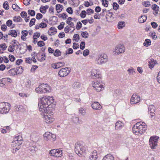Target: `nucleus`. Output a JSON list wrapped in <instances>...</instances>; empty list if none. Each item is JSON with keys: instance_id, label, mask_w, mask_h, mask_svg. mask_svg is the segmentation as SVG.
<instances>
[{"instance_id": "obj_38", "label": "nucleus", "mask_w": 160, "mask_h": 160, "mask_svg": "<svg viewBox=\"0 0 160 160\" xmlns=\"http://www.w3.org/2000/svg\"><path fill=\"white\" fill-rule=\"evenodd\" d=\"M80 84L79 82H74L72 85V87L74 88L80 87Z\"/></svg>"}, {"instance_id": "obj_43", "label": "nucleus", "mask_w": 160, "mask_h": 160, "mask_svg": "<svg viewBox=\"0 0 160 160\" xmlns=\"http://www.w3.org/2000/svg\"><path fill=\"white\" fill-rule=\"evenodd\" d=\"M142 4L145 7H148L151 5L150 2L148 1H144L142 2Z\"/></svg>"}, {"instance_id": "obj_46", "label": "nucleus", "mask_w": 160, "mask_h": 160, "mask_svg": "<svg viewBox=\"0 0 160 160\" xmlns=\"http://www.w3.org/2000/svg\"><path fill=\"white\" fill-rule=\"evenodd\" d=\"M28 14L31 16H34L35 15V12L33 10H29L28 11Z\"/></svg>"}, {"instance_id": "obj_48", "label": "nucleus", "mask_w": 160, "mask_h": 160, "mask_svg": "<svg viewBox=\"0 0 160 160\" xmlns=\"http://www.w3.org/2000/svg\"><path fill=\"white\" fill-rule=\"evenodd\" d=\"M12 8L15 11H18L20 9V8L16 4H13L12 5Z\"/></svg>"}, {"instance_id": "obj_31", "label": "nucleus", "mask_w": 160, "mask_h": 160, "mask_svg": "<svg viewBox=\"0 0 160 160\" xmlns=\"http://www.w3.org/2000/svg\"><path fill=\"white\" fill-rule=\"evenodd\" d=\"M8 73L10 75L12 76L18 75L17 72H16L15 70V68H13L9 70Z\"/></svg>"}, {"instance_id": "obj_10", "label": "nucleus", "mask_w": 160, "mask_h": 160, "mask_svg": "<svg viewBox=\"0 0 160 160\" xmlns=\"http://www.w3.org/2000/svg\"><path fill=\"white\" fill-rule=\"evenodd\" d=\"M116 55L123 53L125 52V49L123 45H119L116 46L113 50Z\"/></svg>"}, {"instance_id": "obj_26", "label": "nucleus", "mask_w": 160, "mask_h": 160, "mask_svg": "<svg viewBox=\"0 0 160 160\" xmlns=\"http://www.w3.org/2000/svg\"><path fill=\"white\" fill-rule=\"evenodd\" d=\"M122 123L120 121L117 122L115 125V129L116 130H118L121 129L122 128Z\"/></svg>"}, {"instance_id": "obj_3", "label": "nucleus", "mask_w": 160, "mask_h": 160, "mask_svg": "<svg viewBox=\"0 0 160 160\" xmlns=\"http://www.w3.org/2000/svg\"><path fill=\"white\" fill-rule=\"evenodd\" d=\"M39 102L40 104L50 108V105L53 102V98L52 97H43Z\"/></svg>"}, {"instance_id": "obj_2", "label": "nucleus", "mask_w": 160, "mask_h": 160, "mask_svg": "<svg viewBox=\"0 0 160 160\" xmlns=\"http://www.w3.org/2000/svg\"><path fill=\"white\" fill-rule=\"evenodd\" d=\"M74 150L78 156H81L85 151V149L83 146L82 142L78 141L75 143Z\"/></svg>"}, {"instance_id": "obj_56", "label": "nucleus", "mask_w": 160, "mask_h": 160, "mask_svg": "<svg viewBox=\"0 0 160 160\" xmlns=\"http://www.w3.org/2000/svg\"><path fill=\"white\" fill-rule=\"evenodd\" d=\"M89 54V51L88 49L85 50L83 52V55L85 57L87 56Z\"/></svg>"}, {"instance_id": "obj_29", "label": "nucleus", "mask_w": 160, "mask_h": 160, "mask_svg": "<svg viewBox=\"0 0 160 160\" xmlns=\"http://www.w3.org/2000/svg\"><path fill=\"white\" fill-rule=\"evenodd\" d=\"M48 5H46L42 7H41L40 8V12L42 13H45L46 12V10L48 8Z\"/></svg>"}, {"instance_id": "obj_23", "label": "nucleus", "mask_w": 160, "mask_h": 160, "mask_svg": "<svg viewBox=\"0 0 160 160\" xmlns=\"http://www.w3.org/2000/svg\"><path fill=\"white\" fill-rule=\"evenodd\" d=\"M92 87L93 88H95L96 87H102L103 86L100 83V80L99 81H96L95 82H92Z\"/></svg>"}, {"instance_id": "obj_30", "label": "nucleus", "mask_w": 160, "mask_h": 160, "mask_svg": "<svg viewBox=\"0 0 160 160\" xmlns=\"http://www.w3.org/2000/svg\"><path fill=\"white\" fill-rule=\"evenodd\" d=\"M56 10L57 11V12L59 13L62 10V9H63V6L61 4H57L56 5Z\"/></svg>"}, {"instance_id": "obj_17", "label": "nucleus", "mask_w": 160, "mask_h": 160, "mask_svg": "<svg viewBox=\"0 0 160 160\" xmlns=\"http://www.w3.org/2000/svg\"><path fill=\"white\" fill-rule=\"evenodd\" d=\"M98 157L97 152L96 150H94L92 153L89 158V160H96Z\"/></svg>"}, {"instance_id": "obj_18", "label": "nucleus", "mask_w": 160, "mask_h": 160, "mask_svg": "<svg viewBox=\"0 0 160 160\" xmlns=\"http://www.w3.org/2000/svg\"><path fill=\"white\" fill-rule=\"evenodd\" d=\"M65 64V63L63 62H59L54 64H52L51 66L52 68L57 69L64 66Z\"/></svg>"}, {"instance_id": "obj_49", "label": "nucleus", "mask_w": 160, "mask_h": 160, "mask_svg": "<svg viewBox=\"0 0 160 160\" xmlns=\"http://www.w3.org/2000/svg\"><path fill=\"white\" fill-rule=\"evenodd\" d=\"M86 109L83 108H81L79 110V113L83 116L86 113Z\"/></svg>"}, {"instance_id": "obj_44", "label": "nucleus", "mask_w": 160, "mask_h": 160, "mask_svg": "<svg viewBox=\"0 0 160 160\" xmlns=\"http://www.w3.org/2000/svg\"><path fill=\"white\" fill-rule=\"evenodd\" d=\"M22 19L20 16H15L13 18V21L15 22H21L22 21Z\"/></svg>"}, {"instance_id": "obj_14", "label": "nucleus", "mask_w": 160, "mask_h": 160, "mask_svg": "<svg viewBox=\"0 0 160 160\" xmlns=\"http://www.w3.org/2000/svg\"><path fill=\"white\" fill-rule=\"evenodd\" d=\"M43 117L44 121L47 123L51 122L54 120V118L51 117L50 114H44Z\"/></svg>"}, {"instance_id": "obj_6", "label": "nucleus", "mask_w": 160, "mask_h": 160, "mask_svg": "<svg viewBox=\"0 0 160 160\" xmlns=\"http://www.w3.org/2000/svg\"><path fill=\"white\" fill-rule=\"evenodd\" d=\"M108 57L105 54H99L96 58V61L99 64L105 63L107 61Z\"/></svg>"}, {"instance_id": "obj_25", "label": "nucleus", "mask_w": 160, "mask_h": 160, "mask_svg": "<svg viewBox=\"0 0 160 160\" xmlns=\"http://www.w3.org/2000/svg\"><path fill=\"white\" fill-rule=\"evenodd\" d=\"M147 18L146 15H142L138 18V21L140 23H143L146 21Z\"/></svg>"}, {"instance_id": "obj_15", "label": "nucleus", "mask_w": 160, "mask_h": 160, "mask_svg": "<svg viewBox=\"0 0 160 160\" xmlns=\"http://www.w3.org/2000/svg\"><path fill=\"white\" fill-rule=\"evenodd\" d=\"M149 113L150 114L151 117L152 118L155 115L154 112L155 111V107L153 105H151L148 106Z\"/></svg>"}, {"instance_id": "obj_42", "label": "nucleus", "mask_w": 160, "mask_h": 160, "mask_svg": "<svg viewBox=\"0 0 160 160\" xmlns=\"http://www.w3.org/2000/svg\"><path fill=\"white\" fill-rule=\"evenodd\" d=\"M58 16L59 18H62L64 20L66 19L68 16L65 13H63L59 15Z\"/></svg>"}, {"instance_id": "obj_27", "label": "nucleus", "mask_w": 160, "mask_h": 160, "mask_svg": "<svg viewBox=\"0 0 160 160\" xmlns=\"http://www.w3.org/2000/svg\"><path fill=\"white\" fill-rule=\"evenodd\" d=\"M9 35H11L12 37L16 38L17 36V31L14 30H10L9 32L8 33Z\"/></svg>"}, {"instance_id": "obj_11", "label": "nucleus", "mask_w": 160, "mask_h": 160, "mask_svg": "<svg viewBox=\"0 0 160 160\" xmlns=\"http://www.w3.org/2000/svg\"><path fill=\"white\" fill-rule=\"evenodd\" d=\"M38 105L39 108V110L40 112L43 113L45 114H48L49 107H47L46 106L40 104L39 102H38Z\"/></svg>"}, {"instance_id": "obj_63", "label": "nucleus", "mask_w": 160, "mask_h": 160, "mask_svg": "<svg viewBox=\"0 0 160 160\" xmlns=\"http://www.w3.org/2000/svg\"><path fill=\"white\" fill-rule=\"evenodd\" d=\"M47 25L45 23L41 22L39 24V27L42 28H43L47 27Z\"/></svg>"}, {"instance_id": "obj_50", "label": "nucleus", "mask_w": 160, "mask_h": 160, "mask_svg": "<svg viewBox=\"0 0 160 160\" xmlns=\"http://www.w3.org/2000/svg\"><path fill=\"white\" fill-rule=\"evenodd\" d=\"M102 4L105 7H107L108 6V2L107 0H102Z\"/></svg>"}, {"instance_id": "obj_20", "label": "nucleus", "mask_w": 160, "mask_h": 160, "mask_svg": "<svg viewBox=\"0 0 160 160\" xmlns=\"http://www.w3.org/2000/svg\"><path fill=\"white\" fill-rule=\"evenodd\" d=\"M150 60L148 61L149 66V67L151 69L153 67L155 64H157V61L156 60H154L153 59H151Z\"/></svg>"}, {"instance_id": "obj_24", "label": "nucleus", "mask_w": 160, "mask_h": 160, "mask_svg": "<svg viewBox=\"0 0 160 160\" xmlns=\"http://www.w3.org/2000/svg\"><path fill=\"white\" fill-rule=\"evenodd\" d=\"M102 160H114V159L113 156L111 154L109 153L106 155Z\"/></svg>"}, {"instance_id": "obj_5", "label": "nucleus", "mask_w": 160, "mask_h": 160, "mask_svg": "<svg viewBox=\"0 0 160 160\" xmlns=\"http://www.w3.org/2000/svg\"><path fill=\"white\" fill-rule=\"evenodd\" d=\"M159 137L157 136L151 137L149 140V145L152 149H155L158 145Z\"/></svg>"}, {"instance_id": "obj_34", "label": "nucleus", "mask_w": 160, "mask_h": 160, "mask_svg": "<svg viewBox=\"0 0 160 160\" xmlns=\"http://www.w3.org/2000/svg\"><path fill=\"white\" fill-rule=\"evenodd\" d=\"M151 42L150 39H145L144 42L143 43V45L146 47H148L151 45Z\"/></svg>"}, {"instance_id": "obj_21", "label": "nucleus", "mask_w": 160, "mask_h": 160, "mask_svg": "<svg viewBox=\"0 0 160 160\" xmlns=\"http://www.w3.org/2000/svg\"><path fill=\"white\" fill-rule=\"evenodd\" d=\"M152 9L155 11V12H153V14L156 15L158 13L159 9V7L156 4H154L152 6Z\"/></svg>"}, {"instance_id": "obj_61", "label": "nucleus", "mask_w": 160, "mask_h": 160, "mask_svg": "<svg viewBox=\"0 0 160 160\" xmlns=\"http://www.w3.org/2000/svg\"><path fill=\"white\" fill-rule=\"evenodd\" d=\"M82 27V24L80 22H79L77 23L76 25V29L77 30H79Z\"/></svg>"}, {"instance_id": "obj_1", "label": "nucleus", "mask_w": 160, "mask_h": 160, "mask_svg": "<svg viewBox=\"0 0 160 160\" xmlns=\"http://www.w3.org/2000/svg\"><path fill=\"white\" fill-rule=\"evenodd\" d=\"M146 124L144 122H137L132 128L133 132L136 135L139 133L142 134L147 130Z\"/></svg>"}, {"instance_id": "obj_41", "label": "nucleus", "mask_w": 160, "mask_h": 160, "mask_svg": "<svg viewBox=\"0 0 160 160\" xmlns=\"http://www.w3.org/2000/svg\"><path fill=\"white\" fill-rule=\"evenodd\" d=\"M30 151L32 153H34L37 150V148L35 146H32L30 148Z\"/></svg>"}, {"instance_id": "obj_7", "label": "nucleus", "mask_w": 160, "mask_h": 160, "mask_svg": "<svg viewBox=\"0 0 160 160\" xmlns=\"http://www.w3.org/2000/svg\"><path fill=\"white\" fill-rule=\"evenodd\" d=\"M70 69L68 68H63L61 69L58 73V75L61 77L67 76L70 73Z\"/></svg>"}, {"instance_id": "obj_13", "label": "nucleus", "mask_w": 160, "mask_h": 160, "mask_svg": "<svg viewBox=\"0 0 160 160\" xmlns=\"http://www.w3.org/2000/svg\"><path fill=\"white\" fill-rule=\"evenodd\" d=\"M140 97L137 95L133 94L131 99L130 103L133 104L138 103L140 101Z\"/></svg>"}, {"instance_id": "obj_9", "label": "nucleus", "mask_w": 160, "mask_h": 160, "mask_svg": "<svg viewBox=\"0 0 160 160\" xmlns=\"http://www.w3.org/2000/svg\"><path fill=\"white\" fill-rule=\"evenodd\" d=\"M62 151L58 149H52L49 152V154L50 156L56 157H61L62 155Z\"/></svg>"}, {"instance_id": "obj_62", "label": "nucleus", "mask_w": 160, "mask_h": 160, "mask_svg": "<svg viewBox=\"0 0 160 160\" xmlns=\"http://www.w3.org/2000/svg\"><path fill=\"white\" fill-rule=\"evenodd\" d=\"M85 43L84 42H82L80 44V48L81 50H83L85 48Z\"/></svg>"}, {"instance_id": "obj_57", "label": "nucleus", "mask_w": 160, "mask_h": 160, "mask_svg": "<svg viewBox=\"0 0 160 160\" xmlns=\"http://www.w3.org/2000/svg\"><path fill=\"white\" fill-rule=\"evenodd\" d=\"M80 16L82 18H85L86 16V12L85 10H83L80 13Z\"/></svg>"}, {"instance_id": "obj_64", "label": "nucleus", "mask_w": 160, "mask_h": 160, "mask_svg": "<svg viewBox=\"0 0 160 160\" xmlns=\"http://www.w3.org/2000/svg\"><path fill=\"white\" fill-rule=\"evenodd\" d=\"M9 60L12 62H14L15 59V58L14 56L12 55H10L9 56Z\"/></svg>"}, {"instance_id": "obj_12", "label": "nucleus", "mask_w": 160, "mask_h": 160, "mask_svg": "<svg viewBox=\"0 0 160 160\" xmlns=\"http://www.w3.org/2000/svg\"><path fill=\"white\" fill-rule=\"evenodd\" d=\"M101 75L100 74L99 72L97 70L93 69L91 71V78L93 79L101 78Z\"/></svg>"}, {"instance_id": "obj_16", "label": "nucleus", "mask_w": 160, "mask_h": 160, "mask_svg": "<svg viewBox=\"0 0 160 160\" xmlns=\"http://www.w3.org/2000/svg\"><path fill=\"white\" fill-rule=\"evenodd\" d=\"M40 85V87L42 88V90L44 91V93L46 92H49L51 91L50 87L47 84H44V83L41 84Z\"/></svg>"}, {"instance_id": "obj_37", "label": "nucleus", "mask_w": 160, "mask_h": 160, "mask_svg": "<svg viewBox=\"0 0 160 160\" xmlns=\"http://www.w3.org/2000/svg\"><path fill=\"white\" fill-rule=\"evenodd\" d=\"M61 52L58 49H56L55 50L53 53L55 57H58L61 55Z\"/></svg>"}, {"instance_id": "obj_36", "label": "nucleus", "mask_w": 160, "mask_h": 160, "mask_svg": "<svg viewBox=\"0 0 160 160\" xmlns=\"http://www.w3.org/2000/svg\"><path fill=\"white\" fill-rule=\"evenodd\" d=\"M15 45L12 44V46L10 45L8 48V50L9 52H12L15 50Z\"/></svg>"}, {"instance_id": "obj_58", "label": "nucleus", "mask_w": 160, "mask_h": 160, "mask_svg": "<svg viewBox=\"0 0 160 160\" xmlns=\"http://www.w3.org/2000/svg\"><path fill=\"white\" fill-rule=\"evenodd\" d=\"M66 11L70 14H72L73 13V10L71 7L67 8L66 9Z\"/></svg>"}, {"instance_id": "obj_40", "label": "nucleus", "mask_w": 160, "mask_h": 160, "mask_svg": "<svg viewBox=\"0 0 160 160\" xmlns=\"http://www.w3.org/2000/svg\"><path fill=\"white\" fill-rule=\"evenodd\" d=\"M73 52V51L72 48H70L68 49V50L66 51V52L64 54V56H66L67 54H71ZM64 58H65V56H64Z\"/></svg>"}, {"instance_id": "obj_19", "label": "nucleus", "mask_w": 160, "mask_h": 160, "mask_svg": "<svg viewBox=\"0 0 160 160\" xmlns=\"http://www.w3.org/2000/svg\"><path fill=\"white\" fill-rule=\"evenodd\" d=\"M92 107L95 110H100L102 108L101 105L98 102L92 103Z\"/></svg>"}, {"instance_id": "obj_22", "label": "nucleus", "mask_w": 160, "mask_h": 160, "mask_svg": "<svg viewBox=\"0 0 160 160\" xmlns=\"http://www.w3.org/2000/svg\"><path fill=\"white\" fill-rule=\"evenodd\" d=\"M54 32L56 33L57 32V29L54 27L50 28L48 31V33L49 35L54 34Z\"/></svg>"}, {"instance_id": "obj_60", "label": "nucleus", "mask_w": 160, "mask_h": 160, "mask_svg": "<svg viewBox=\"0 0 160 160\" xmlns=\"http://www.w3.org/2000/svg\"><path fill=\"white\" fill-rule=\"evenodd\" d=\"M0 47L3 51L5 50L7 47L6 44L5 43L1 44L0 45Z\"/></svg>"}, {"instance_id": "obj_47", "label": "nucleus", "mask_w": 160, "mask_h": 160, "mask_svg": "<svg viewBox=\"0 0 160 160\" xmlns=\"http://www.w3.org/2000/svg\"><path fill=\"white\" fill-rule=\"evenodd\" d=\"M3 7L6 10H8L9 9V6L8 3V2L5 1L4 2Z\"/></svg>"}, {"instance_id": "obj_53", "label": "nucleus", "mask_w": 160, "mask_h": 160, "mask_svg": "<svg viewBox=\"0 0 160 160\" xmlns=\"http://www.w3.org/2000/svg\"><path fill=\"white\" fill-rule=\"evenodd\" d=\"M112 6L113 9L116 10H117L119 7V5L116 2H113Z\"/></svg>"}, {"instance_id": "obj_33", "label": "nucleus", "mask_w": 160, "mask_h": 160, "mask_svg": "<svg viewBox=\"0 0 160 160\" xmlns=\"http://www.w3.org/2000/svg\"><path fill=\"white\" fill-rule=\"evenodd\" d=\"M35 91L36 92L39 93H42L44 92V91L42 90V88L40 87V85L36 88Z\"/></svg>"}, {"instance_id": "obj_45", "label": "nucleus", "mask_w": 160, "mask_h": 160, "mask_svg": "<svg viewBox=\"0 0 160 160\" xmlns=\"http://www.w3.org/2000/svg\"><path fill=\"white\" fill-rule=\"evenodd\" d=\"M110 14H111L110 16H109V15H108V16L106 17V18L107 19V20L108 21V22H112V21L113 18L112 17V13H110Z\"/></svg>"}, {"instance_id": "obj_39", "label": "nucleus", "mask_w": 160, "mask_h": 160, "mask_svg": "<svg viewBox=\"0 0 160 160\" xmlns=\"http://www.w3.org/2000/svg\"><path fill=\"white\" fill-rule=\"evenodd\" d=\"M81 35L82 37L85 38H88V33L87 32H81Z\"/></svg>"}, {"instance_id": "obj_28", "label": "nucleus", "mask_w": 160, "mask_h": 160, "mask_svg": "<svg viewBox=\"0 0 160 160\" xmlns=\"http://www.w3.org/2000/svg\"><path fill=\"white\" fill-rule=\"evenodd\" d=\"M30 137L32 139V141L35 142H36L39 140L38 136L37 135L35 136L33 133H32Z\"/></svg>"}, {"instance_id": "obj_32", "label": "nucleus", "mask_w": 160, "mask_h": 160, "mask_svg": "<svg viewBox=\"0 0 160 160\" xmlns=\"http://www.w3.org/2000/svg\"><path fill=\"white\" fill-rule=\"evenodd\" d=\"M125 23L124 22L121 21L119 22L118 25V28L119 29H121L125 27Z\"/></svg>"}, {"instance_id": "obj_54", "label": "nucleus", "mask_w": 160, "mask_h": 160, "mask_svg": "<svg viewBox=\"0 0 160 160\" xmlns=\"http://www.w3.org/2000/svg\"><path fill=\"white\" fill-rule=\"evenodd\" d=\"M37 45L38 46L41 47L44 46L45 43L43 41H40L38 42Z\"/></svg>"}, {"instance_id": "obj_35", "label": "nucleus", "mask_w": 160, "mask_h": 160, "mask_svg": "<svg viewBox=\"0 0 160 160\" xmlns=\"http://www.w3.org/2000/svg\"><path fill=\"white\" fill-rule=\"evenodd\" d=\"M12 147L13 148L12 152L13 153H15L20 148V146L18 145H15L14 147Z\"/></svg>"}, {"instance_id": "obj_8", "label": "nucleus", "mask_w": 160, "mask_h": 160, "mask_svg": "<svg viewBox=\"0 0 160 160\" xmlns=\"http://www.w3.org/2000/svg\"><path fill=\"white\" fill-rule=\"evenodd\" d=\"M44 139L47 140H50L52 142H53L56 138V135L52 134L49 132H46L43 135Z\"/></svg>"}, {"instance_id": "obj_51", "label": "nucleus", "mask_w": 160, "mask_h": 160, "mask_svg": "<svg viewBox=\"0 0 160 160\" xmlns=\"http://www.w3.org/2000/svg\"><path fill=\"white\" fill-rule=\"evenodd\" d=\"M36 21V19L34 18H32L29 22V26L30 27H31L32 25H34L35 24V22Z\"/></svg>"}, {"instance_id": "obj_52", "label": "nucleus", "mask_w": 160, "mask_h": 160, "mask_svg": "<svg viewBox=\"0 0 160 160\" xmlns=\"http://www.w3.org/2000/svg\"><path fill=\"white\" fill-rule=\"evenodd\" d=\"M64 24H65L64 22H62L60 23V25L58 26V29H59V30H61L62 29L64 28Z\"/></svg>"}, {"instance_id": "obj_59", "label": "nucleus", "mask_w": 160, "mask_h": 160, "mask_svg": "<svg viewBox=\"0 0 160 160\" xmlns=\"http://www.w3.org/2000/svg\"><path fill=\"white\" fill-rule=\"evenodd\" d=\"M5 78H2L0 80V86L1 87H3L5 85Z\"/></svg>"}, {"instance_id": "obj_4", "label": "nucleus", "mask_w": 160, "mask_h": 160, "mask_svg": "<svg viewBox=\"0 0 160 160\" xmlns=\"http://www.w3.org/2000/svg\"><path fill=\"white\" fill-rule=\"evenodd\" d=\"M10 105L7 102L0 103V113L6 114L10 110Z\"/></svg>"}, {"instance_id": "obj_55", "label": "nucleus", "mask_w": 160, "mask_h": 160, "mask_svg": "<svg viewBox=\"0 0 160 160\" xmlns=\"http://www.w3.org/2000/svg\"><path fill=\"white\" fill-rule=\"evenodd\" d=\"M103 87L102 86V87H96L95 88H94V89L97 92H99L103 89Z\"/></svg>"}]
</instances>
